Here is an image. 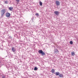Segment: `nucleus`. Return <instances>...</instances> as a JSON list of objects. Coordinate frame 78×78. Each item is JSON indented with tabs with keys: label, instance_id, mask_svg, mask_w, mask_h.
I'll list each match as a JSON object with an SVG mask.
<instances>
[{
	"label": "nucleus",
	"instance_id": "obj_16",
	"mask_svg": "<svg viewBox=\"0 0 78 78\" xmlns=\"http://www.w3.org/2000/svg\"><path fill=\"white\" fill-rule=\"evenodd\" d=\"M58 51V50L57 49H55V53H56V52Z\"/></svg>",
	"mask_w": 78,
	"mask_h": 78
},
{
	"label": "nucleus",
	"instance_id": "obj_11",
	"mask_svg": "<svg viewBox=\"0 0 78 78\" xmlns=\"http://www.w3.org/2000/svg\"><path fill=\"white\" fill-rule=\"evenodd\" d=\"M40 5L41 6H42V2L41 1L39 2Z\"/></svg>",
	"mask_w": 78,
	"mask_h": 78
},
{
	"label": "nucleus",
	"instance_id": "obj_2",
	"mask_svg": "<svg viewBox=\"0 0 78 78\" xmlns=\"http://www.w3.org/2000/svg\"><path fill=\"white\" fill-rule=\"evenodd\" d=\"M38 53H39L40 54H41V55L42 56H43V55H45V53L44 52H43V51L42 50H39L38 51Z\"/></svg>",
	"mask_w": 78,
	"mask_h": 78
},
{
	"label": "nucleus",
	"instance_id": "obj_9",
	"mask_svg": "<svg viewBox=\"0 0 78 78\" xmlns=\"http://www.w3.org/2000/svg\"><path fill=\"white\" fill-rule=\"evenodd\" d=\"M75 55V52H74V51L71 52V55L72 56H74Z\"/></svg>",
	"mask_w": 78,
	"mask_h": 78
},
{
	"label": "nucleus",
	"instance_id": "obj_13",
	"mask_svg": "<svg viewBox=\"0 0 78 78\" xmlns=\"http://www.w3.org/2000/svg\"><path fill=\"white\" fill-rule=\"evenodd\" d=\"M38 69L37 67H35L34 68V70H37Z\"/></svg>",
	"mask_w": 78,
	"mask_h": 78
},
{
	"label": "nucleus",
	"instance_id": "obj_12",
	"mask_svg": "<svg viewBox=\"0 0 78 78\" xmlns=\"http://www.w3.org/2000/svg\"><path fill=\"white\" fill-rule=\"evenodd\" d=\"M51 72L52 73H53L55 72V69H52L51 70Z\"/></svg>",
	"mask_w": 78,
	"mask_h": 78
},
{
	"label": "nucleus",
	"instance_id": "obj_10",
	"mask_svg": "<svg viewBox=\"0 0 78 78\" xmlns=\"http://www.w3.org/2000/svg\"><path fill=\"white\" fill-rule=\"evenodd\" d=\"M59 76V77H60V78H63V75L62 74H60Z\"/></svg>",
	"mask_w": 78,
	"mask_h": 78
},
{
	"label": "nucleus",
	"instance_id": "obj_5",
	"mask_svg": "<svg viewBox=\"0 0 78 78\" xmlns=\"http://www.w3.org/2000/svg\"><path fill=\"white\" fill-rule=\"evenodd\" d=\"M54 13L56 14V15H58L59 13L58 11H55L54 12Z\"/></svg>",
	"mask_w": 78,
	"mask_h": 78
},
{
	"label": "nucleus",
	"instance_id": "obj_8",
	"mask_svg": "<svg viewBox=\"0 0 78 78\" xmlns=\"http://www.w3.org/2000/svg\"><path fill=\"white\" fill-rule=\"evenodd\" d=\"M59 75V72H58L55 73V75H56V76H58Z\"/></svg>",
	"mask_w": 78,
	"mask_h": 78
},
{
	"label": "nucleus",
	"instance_id": "obj_6",
	"mask_svg": "<svg viewBox=\"0 0 78 78\" xmlns=\"http://www.w3.org/2000/svg\"><path fill=\"white\" fill-rule=\"evenodd\" d=\"M12 50L13 51V52H15L16 51V49H15L14 47H12Z\"/></svg>",
	"mask_w": 78,
	"mask_h": 78
},
{
	"label": "nucleus",
	"instance_id": "obj_14",
	"mask_svg": "<svg viewBox=\"0 0 78 78\" xmlns=\"http://www.w3.org/2000/svg\"><path fill=\"white\" fill-rule=\"evenodd\" d=\"M70 44L72 45V44H73V41H71L70 42Z\"/></svg>",
	"mask_w": 78,
	"mask_h": 78
},
{
	"label": "nucleus",
	"instance_id": "obj_3",
	"mask_svg": "<svg viewBox=\"0 0 78 78\" xmlns=\"http://www.w3.org/2000/svg\"><path fill=\"white\" fill-rule=\"evenodd\" d=\"M5 16L7 17H10L11 16V14H10L9 13L7 12L5 14Z\"/></svg>",
	"mask_w": 78,
	"mask_h": 78
},
{
	"label": "nucleus",
	"instance_id": "obj_7",
	"mask_svg": "<svg viewBox=\"0 0 78 78\" xmlns=\"http://www.w3.org/2000/svg\"><path fill=\"white\" fill-rule=\"evenodd\" d=\"M9 9L10 11H12V9H13V7H10L9 8Z\"/></svg>",
	"mask_w": 78,
	"mask_h": 78
},
{
	"label": "nucleus",
	"instance_id": "obj_4",
	"mask_svg": "<svg viewBox=\"0 0 78 78\" xmlns=\"http://www.w3.org/2000/svg\"><path fill=\"white\" fill-rule=\"evenodd\" d=\"M55 3L57 6H59L60 5V2L58 1H56Z\"/></svg>",
	"mask_w": 78,
	"mask_h": 78
},
{
	"label": "nucleus",
	"instance_id": "obj_15",
	"mask_svg": "<svg viewBox=\"0 0 78 78\" xmlns=\"http://www.w3.org/2000/svg\"><path fill=\"white\" fill-rule=\"evenodd\" d=\"M16 1L17 2H18V4L19 3V1H20V0H16Z\"/></svg>",
	"mask_w": 78,
	"mask_h": 78
},
{
	"label": "nucleus",
	"instance_id": "obj_18",
	"mask_svg": "<svg viewBox=\"0 0 78 78\" xmlns=\"http://www.w3.org/2000/svg\"><path fill=\"white\" fill-rule=\"evenodd\" d=\"M35 15H36V16H39V14L37 13H36Z\"/></svg>",
	"mask_w": 78,
	"mask_h": 78
},
{
	"label": "nucleus",
	"instance_id": "obj_19",
	"mask_svg": "<svg viewBox=\"0 0 78 78\" xmlns=\"http://www.w3.org/2000/svg\"><path fill=\"white\" fill-rule=\"evenodd\" d=\"M2 78H5V76H3Z\"/></svg>",
	"mask_w": 78,
	"mask_h": 78
},
{
	"label": "nucleus",
	"instance_id": "obj_17",
	"mask_svg": "<svg viewBox=\"0 0 78 78\" xmlns=\"http://www.w3.org/2000/svg\"><path fill=\"white\" fill-rule=\"evenodd\" d=\"M5 4H8V1H5Z\"/></svg>",
	"mask_w": 78,
	"mask_h": 78
},
{
	"label": "nucleus",
	"instance_id": "obj_1",
	"mask_svg": "<svg viewBox=\"0 0 78 78\" xmlns=\"http://www.w3.org/2000/svg\"><path fill=\"white\" fill-rule=\"evenodd\" d=\"M6 12V9H3L1 10V17H3V16L5 13Z\"/></svg>",
	"mask_w": 78,
	"mask_h": 78
}]
</instances>
